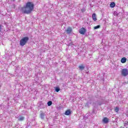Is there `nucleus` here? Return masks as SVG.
Segmentation results:
<instances>
[{
    "mask_svg": "<svg viewBox=\"0 0 128 128\" xmlns=\"http://www.w3.org/2000/svg\"><path fill=\"white\" fill-rule=\"evenodd\" d=\"M100 28V25H98L94 27V30H98V28Z\"/></svg>",
    "mask_w": 128,
    "mask_h": 128,
    "instance_id": "obj_16",
    "label": "nucleus"
},
{
    "mask_svg": "<svg viewBox=\"0 0 128 128\" xmlns=\"http://www.w3.org/2000/svg\"><path fill=\"white\" fill-rule=\"evenodd\" d=\"M72 29L70 27H68L67 28V30H66V32L68 34H72Z\"/></svg>",
    "mask_w": 128,
    "mask_h": 128,
    "instance_id": "obj_5",
    "label": "nucleus"
},
{
    "mask_svg": "<svg viewBox=\"0 0 128 128\" xmlns=\"http://www.w3.org/2000/svg\"><path fill=\"white\" fill-rule=\"evenodd\" d=\"M118 110H120L119 108H118V107H116L115 108V112H118Z\"/></svg>",
    "mask_w": 128,
    "mask_h": 128,
    "instance_id": "obj_17",
    "label": "nucleus"
},
{
    "mask_svg": "<svg viewBox=\"0 0 128 128\" xmlns=\"http://www.w3.org/2000/svg\"><path fill=\"white\" fill-rule=\"evenodd\" d=\"M86 28H81L79 30V32L81 34H86Z\"/></svg>",
    "mask_w": 128,
    "mask_h": 128,
    "instance_id": "obj_4",
    "label": "nucleus"
},
{
    "mask_svg": "<svg viewBox=\"0 0 128 128\" xmlns=\"http://www.w3.org/2000/svg\"><path fill=\"white\" fill-rule=\"evenodd\" d=\"M115 6H116V4H114V2H112L110 4V8H114Z\"/></svg>",
    "mask_w": 128,
    "mask_h": 128,
    "instance_id": "obj_11",
    "label": "nucleus"
},
{
    "mask_svg": "<svg viewBox=\"0 0 128 128\" xmlns=\"http://www.w3.org/2000/svg\"><path fill=\"white\" fill-rule=\"evenodd\" d=\"M18 120L20 121H22L24 120V117L20 116Z\"/></svg>",
    "mask_w": 128,
    "mask_h": 128,
    "instance_id": "obj_13",
    "label": "nucleus"
},
{
    "mask_svg": "<svg viewBox=\"0 0 128 128\" xmlns=\"http://www.w3.org/2000/svg\"><path fill=\"white\" fill-rule=\"evenodd\" d=\"M32 10H34V4L31 2H28L26 3V6L22 8V12L23 14H28L32 12Z\"/></svg>",
    "mask_w": 128,
    "mask_h": 128,
    "instance_id": "obj_1",
    "label": "nucleus"
},
{
    "mask_svg": "<svg viewBox=\"0 0 128 128\" xmlns=\"http://www.w3.org/2000/svg\"><path fill=\"white\" fill-rule=\"evenodd\" d=\"M40 116L42 120H44V114H43V113L40 114Z\"/></svg>",
    "mask_w": 128,
    "mask_h": 128,
    "instance_id": "obj_12",
    "label": "nucleus"
},
{
    "mask_svg": "<svg viewBox=\"0 0 128 128\" xmlns=\"http://www.w3.org/2000/svg\"><path fill=\"white\" fill-rule=\"evenodd\" d=\"M126 62V58H123L121 59V62H122V64H124V62Z\"/></svg>",
    "mask_w": 128,
    "mask_h": 128,
    "instance_id": "obj_9",
    "label": "nucleus"
},
{
    "mask_svg": "<svg viewBox=\"0 0 128 128\" xmlns=\"http://www.w3.org/2000/svg\"><path fill=\"white\" fill-rule=\"evenodd\" d=\"M55 90H56V92H58L59 90H60V89L59 88L56 87L55 88Z\"/></svg>",
    "mask_w": 128,
    "mask_h": 128,
    "instance_id": "obj_15",
    "label": "nucleus"
},
{
    "mask_svg": "<svg viewBox=\"0 0 128 128\" xmlns=\"http://www.w3.org/2000/svg\"><path fill=\"white\" fill-rule=\"evenodd\" d=\"M52 101H49L48 102V106H52Z\"/></svg>",
    "mask_w": 128,
    "mask_h": 128,
    "instance_id": "obj_14",
    "label": "nucleus"
},
{
    "mask_svg": "<svg viewBox=\"0 0 128 128\" xmlns=\"http://www.w3.org/2000/svg\"><path fill=\"white\" fill-rule=\"evenodd\" d=\"M2 25H0V32H2Z\"/></svg>",
    "mask_w": 128,
    "mask_h": 128,
    "instance_id": "obj_18",
    "label": "nucleus"
},
{
    "mask_svg": "<svg viewBox=\"0 0 128 128\" xmlns=\"http://www.w3.org/2000/svg\"><path fill=\"white\" fill-rule=\"evenodd\" d=\"M102 122L104 124H108L110 122V119L106 117H104L102 120Z\"/></svg>",
    "mask_w": 128,
    "mask_h": 128,
    "instance_id": "obj_6",
    "label": "nucleus"
},
{
    "mask_svg": "<svg viewBox=\"0 0 128 128\" xmlns=\"http://www.w3.org/2000/svg\"><path fill=\"white\" fill-rule=\"evenodd\" d=\"M128 122H127L125 123L124 126H128Z\"/></svg>",
    "mask_w": 128,
    "mask_h": 128,
    "instance_id": "obj_19",
    "label": "nucleus"
},
{
    "mask_svg": "<svg viewBox=\"0 0 128 128\" xmlns=\"http://www.w3.org/2000/svg\"><path fill=\"white\" fill-rule=\"evenodd\" d=\"M78 68H79V69L80 70H84V68H86V66L82 64H81V65L79 66Z\"/></svg>",
    "mask_w": 128,
    "mask_h": 128,
    "instance_id": "obj_7",
    "label": "nucleus"
},
{
    "mask_svg": "<svg viewBox=\"0 0 128 128\" xmlns=\"http://www.w3.org/2000/svg\"><path fill=\"white\" fill-rule=\"evenodd\" d=\"M65 114L66 116H70V110H67L65 112Z\"/></svg>",
    "mask_w": 128,
    "mask_h": 128,
    "instance_id": "obj_10",
    "label": "nucleus"
},
{
    "mask_svg": "<svg viewBox=\"0 0 128 128\" xmlns=\"http://www.w3.org/2000/svg\"><path fill=\"white\" fill-rule=\"evenodd\" d=\"M92 18L93 20H94V22H96V14H93L92 15Z\"/></svg>",
    "mask_w": 128,
    "mask_h": 128,
    "instance_id": "obj_8",
    "label": "nucleus"
},
{
    "mask_svg": "<svg viewBox=\"0 0 128 128\" xmlns=\"http://www.w3.org/2000/svg\"><path fill=\"white\" fill-rule=\"evenodd\" d=\"M28 37H24L23 38L21 39L20 40V46H24L28 42Z\"/></svg>",
    "mask_w": 128,
    "mask_h": 128,
    "instance_id": "obj_2",
    "label": "nucleus"
},
{
    "mask_svg": "<svg viewBox=\"0 0 128 128\" xmlns=\"http://www.w3.org/2000/svg\"><path fill=\"white\" fill-rule=\"evenodd\" d=\"M121 74L123 76H128V69H122V70Z\"/></svg>",
    "mask_w": 128,
    "mask_h": 128,
    "instance_id": "obj_3",
    "label": "nucleus"
}]
</instances>
